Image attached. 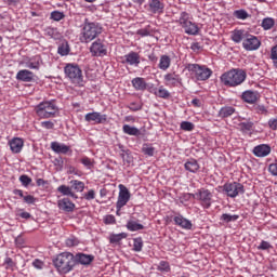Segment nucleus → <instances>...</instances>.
I'll list each match as a JSON object with an SVG mask.
<instances>
[{
  "label": "nucleus",
  "mask_w": 277,
  "mask_h": 277,
  "mask_svg": "<svg viewBox=\"0 0 277 277\" xmlns=\"http://www.w3.org/2000/svg\"><path fill=\"white\" fill-rule=\"evenodd\" d=\"M101 34H103V27L101 24L96 22H90L88 18H85L80 34V42H92V40L98 38Z\"/></svg>",
  "instance_id": "nucleus-1"
},
{
  "label": "nucleus",
  "mask_w": 277,
  "mask_h": 277,
  "mask_svg": "<svg viewBox=\"0 0 277 277\" xmlns=\"http://www.w3.org/2000/svg\"><path fill=\"white\" fill-rule=\"evenodd\" d=\"M247 77L248 74H246V70L236 68L224 72L221 76V82L227 88H237V85H241L246 81Z\"/></svg>",
  "instance_id": "nucleus-2"
},
{
  "label": "nucleus",
  "mask_w": 277,
  "mask_h": 277,
  "mask_svg": "<svg viewBox=\"0 0 277 277\" xmlns=\"http://www.w3.org/2000/svg\"><path fill=\"white\" fill-rule=\"evenodd\" d=\"M53 264L60 274H68L75 267V254L63 252L53 260Z\"/></svg>",
  "instance_id": "nucleus-3"
},
{
  "label": "nucleus",
  "mask_w": 277,
  "mask_h": 277,
  "mask_svg": "<svg viewBox=\"0 0 277 277\" xmlns=\"http://www.w3.org/2000/svg\"><path fill=\"white\" fill-rule=\"evenodd\" d=\"M66 79L77 88H83V71L77 64H67L64 67Z\"/></svg>",
  "instance_id": "nucleus-4"
},
{
  "label": "nucleus",
  "mask_w": 277,
  "mask_h": 277,
  "mask_svg": "<svg viewBox=\"0 0 277 277\" xmlns=\"http://www.w3.org/2000/svg\"><path fill=\"white\" fill-rule=\"evenodd\" d=\"M35 110L39 118H55L60 108L57 107V104H55V101L52 100L41 102L36 106Z\"/></svg>",
  "instance_id": "nucleus-5"
},
{
  "label": "nucleus",
  "mask_w": 277,
  "mask_h": 277,
  "mask_svg": "<svg viewBox=\"0 0 277 277\" xmlns=\"http://www.w3.org/2000/svg\"><path fill=\"white\" fill-rule=\"evenodd\" d=\"M187 69L194 72L198 81H207L213 75V71L205 66L198 64H188Z\"/></svg>",
  "instance_id": "nucleus-6"
},
{
  "label": "nucleus",
  "mask_w": 277,
  "mask_h": 277,
  "mask_svg": "<svg viewBox=\"0 0 277 277\" xmlns=\"http://www.w3.org/2000/svg\"><path fill=\"white\" fill-rule=\"evenodd\" d=\"M223 192L226 193L229 198H237L239 194H246L243 184L237 182L224 184Z\"/></svg>",
  "instance_id": "nucleus-7"
},
{
  "label": "nucleus",
  "mask_w": 277,
  "mask_h": 277,
  "mask_svg": "<svg viewBox=\"0 0 277 277\" xmlns=\"http://www.w3.org/2000/svg\"><path fill=\"white\" fill-rule=\"evenodd\" d=\"M193 198L200 200L202 207H205V209H209V207H211L213 194H211L209 189L201 188L195 195H193Z\"/></svg>",
  "instance_id": "nucleus-8"
},
{
  "label": "nucleus",
  "mask_w": 277,
  "mask_h": 277,
  "mask_svg": "<svg viewBox=\"0 0 277 277\" xmlns=\"http://www.w3.org/2000/svg\"><path fill=\"white\" fill-rule=\"evenodd\" d=\"M90 51L94 57H105L107 55V45L103 43V40L97 39L92 43Z\"/></svg>",
  "instance_id": "nucleus-9"
},
{
  "label": "nucleus",
  "mask_w": 277,
  "mask_h": 277,
  "mask_svg": "<svg viewBox=\"0 0 277 277\" xmlns=\"http://www.w3.org/2000/svg\"><path fill=\"white\" fill-rule=\"evenodd\" d=\"M242 47L246 51H256L261 47V40L254 35H246Z\"/></svg>",
  "instance_id": "nucleus-10"
},
{
  "label": "nucleus",
  "mask_w": 277,
  "mask_h": 277,
  "mask_svg": "<svg viewBox=\"0 0 277 277\" xmlns=\"http://www.w3.org/2000/svg\"><path fill=\"white\" fill-rule=\"evenodd\" d=\"M119 196H118V200H117V209L118 211H120V209H122V207L127 206V202H129V200H131V193H129V188H127L124 185H119Z\"/></svg>",
  "instance_id": "nucleus-11"
},
{
  "label": "nucleus",
  "mask_w": 277,
  "mask_h": 277,
  "mask_svg": "<svg viewBox=\"0 0 277 277\" xmlns=\"http://www.w3.org/2000/svg\"><path fill=\"white\" fill-rule=\"evenodd\" d=\"M85 122H94L95 124H105L107 122V115H103L98 111L88 113L84 116Z\"/></svg>",
  "instance_id": "nucleus-12"
},
{
  "label": "nucleus",
  "mask_w": 277,
  "mask_h": 277,
  "mask_svg": "<svg viewBox=\"0 0 277 277\" xmlns=\"http://www.w3.org/2000/svg\"><path fill=\"white\" fill-rule=\"evenodd\" d=\"M57 207L60 211H64L65 213H72L75 211V203L68 198L58 200Z\"/></svg>",
  "instance_id": "nucleus-13"
},
{
  "label": "nucleus",
  "mask_w": 277,
  "mask_h": 277,
  "mask_svg": "<svg viewBox=\"0 0 277 277\" xmlns=\"http://www.w3.org/2000/svg\"><path fill=\"white\" fill-rule=\"evenodd\" d=\"M173 222L176 226H180V228H184L186 230H192V221L185 219L183 215L177 214L173 217Z\"/></svg>",
  "instance_id": "nucleus-14"
},
{
  "label": "nucleus",
  "mask_w": 277,
  "mask_h": 277,
  "mask_svg": "<svg viewBox=\"0 0 277 277\" xmlns=\"http://www.w3.org/2000/svg\"><path fill=\"white\" fill-rule=\"evenodd\" d=\"M75 259V265L77 263H80V265H90L92 261H94V255L85 254V253H77L74 255Z\"/></svg>",
  "instance_id": "nucleus-15"
},
{
  "label": "nucleus",
  "mask_w": 277,
  "mask_h": 277,
  "mask_svg": "<svg viewBox=\"0 0 277 277\" xmlns=\"http://www.w3.org/2000/svg\"><path fill=\"white\" fill-rule=\"evenodd\" d=\"M269 153H272L269 145L262 144L253 148V155H255V157H267Z\"/></svg>",
  "instance_id": "nucleus-16"
},
{
  "label": "nucleus",
  "mask_w": 277,
  "mask_h": 277,
  "mask_svg": "<svg viewBox=\"0 0 277 277\" xmlns=\"http://www.w3.org/2000/svg\"><path fill=\"white\" fill-rule=\"evenodd\" d=\"M51 149L57 155H67L68 151L70 150V146H67L66 144H62L57 142H52Z\"/></svg>",
  "instance_id": "nucleus-17"
},
{
  "label": "nucleus",
  "mask_w": 277,
  "mask_h": 277,
  "mask_svg": "<svg viewBox=\"0 0 277 277\" xmlns=\"http://www.w3.org/2000/svg\"><path fill=\"white\" fill-rule=\"evenodd\" d=\"M17 81H25L29 83V81H34V72L27 69H22L16 75Z\"/></svg>",
  "instance_id": "nucleus-18"
},
{
  "label": "nucleus",
  "mask_w": 277,
  "mask_h": 277,
  "mask_svg": "<svg viewBox=\"0 0 277 277\" xmlns=\"http://www.w3.org/2000/svg\"><path fill=\"white\" fill-rule=\"evenodd\" d=\"M126 64L130 66H140V54L137 52H130L124 55Z\"/></svg>",
  "instance_id": "nucleus-19"
},
{
  "label": "nucleus",
  "mask_w": 277,
  "mask_h": 277,
  "mask_svg": "<svg viewBox=\"0 0 277 277\" xmlns=\"http://www.w3.org/2000/svg\"><path fill=\"white\" fill-rule=\"evenodd\" d=\"M182 29H184L187 36H198L200 31V28L194 22H189L186 26H183Z\"/></svg>",
  "instance_id": "nucleus-20"
},
{
  "label": "nucleus",
  "mask_w": 277,
  "mask_h": 277,
  "mask_svg": "<svg viewBox=\"0 0 277 277\" xmlns=\"http://www.w3.org/2000/svg\"><path fill=\"white\" fill-rule=\"evenodd\" d=\"M24 144L25 143L22 141V138L15 137L10 141V149L12 153L18 154L21 150H23Z\"/></svg>",
  "instance_id": "nucleus-21"
},
{
  "label": "nucleus",
  "mask_w": 277,
  "mask_h": 277,
  "mask_svg": "<svg viewBox=\"0 0 277 277\" xmlns=\"http://www.w3.org/2000/svg\"><path fill=\"white\" fill-rule=\"evenodd\" d=\"M184 168L185 170H187V172H192L193 174H196V172L200 170V164H198V160L189 159L185 162Z\"/></svg>",
  "instance_id": "nucleus-22"
},
{
  "label": "nucleus",
  "mask_w": 277,
  "mask_h": 277,
  "mask_svg": "<svg viewBox=\"0 0 277 277\" xmlns=\"http://www.w3.org/2000/svg\"><path fill=\"white\" fill-rule=\"evenodd\" d=\"M164 81H167L168 85L176 87L179 85V83H181L182 79H181V76L173 72V74H167L164 76Z\"/></svg>",
  "instance_id": "nucleus-23"
},
{
  "label": "nucleus",
  "mask_w": 277,
  "mask_h": 277,
  "mask_svg": "<svg viewBox=\"0 0 277 277\" xmlns=\"http://www.w3.org/2000/svg\"><path fill=\"white\" fill-rule=\"evenodd\" d=\"M132 85L134 90L141 91V92H144V90H146V88L148 87V84L146 83V80L140 77L132 79Z\"/></svg>",
  "instance_id": "nucleus-24"
},
{
  "label": "nucleus",
  "mask_w": 277,
  "mask_h": 277,
  "mask_svg": "<svg viewBox=\"0 0 277 277\" xmlns=\"http://www.w3.org/2000/svg\"><path fill=\"white\" fill-rule=\"evenodd\" d=\"M241 97H242V101H245V103H249L250 105L256 103L259 98L256 95V92L254 91H245Z\"/></svg>",
  "instance_id": "nucleus-25"
},
{
  "label": "nucleus",
  "mask_w": 277,
  "mask_h": 277,
  "mask_svg": "<svg viewBox=\"0 0 277 277\" xmlns=\"http://www.w3.org/2000/svg\"><path fill=\"white\" fill-rule=\"evenodd\" d=\"M163 3L159 0H151L149 2V10L153 14H161V12H163Z\"/></svg>",
  "instance_id": "nucleus-26"
},
{
  "label": "nucleus",
  "mask_w": 277,
  "mask_h": 277,
  "mask_svg": "<svg viewBox=\"0 0 277 277\" xmlns=\"http://www.w3.org/2000/svg\"><path fill=\"white\" fill-rule=\"evenodd\" d=\"M57 192L63 196H69L70 198H75L77 200V195L72 192V188L67 185H61L57 187Z\"/></svg>",
  "instance_id": "nucleus-27"
},
{
  "label": "nucleus",
  "mask_w": 277,
  "mask_h": 277,
  "mask_svg": "<svg viewBox=\"0 0 277 277\" xmlns=\"http://www.w3.org/2000/svg\"><path fill=\"white\" fill-rule=\"evenodd\" d=\"M236 109L233 106H224L219 111V118H230Z\"/></svg>",
  "instance_id": "nucleus-28"
},
{
  "label": "nucleus",
  "mask_w": 277,
  "mask_h": 277,
  "mask_svg": "<svg viewBox=\"0 0 277 277\" xmlns=\"http://www.w3.org/2000/svg\"><path fill=\"white\" fill-rule=\"evenodd\" d=\"M170 64H172V60L170 58V56L162 55L160 57L158 68H160V70H168V68H170Z\"/></svg>",
  "instance_id": "nucleus-29"
},
{
  "label": "nucleus",
  "mask_w": 277,
  "mask_h": 277,
  "mask_svg": "<svg viewBox=\"0 0 277 277\" xmlns=\"http://www.w3.org/2000/svg\"><path fill=\"white\" fill-rule=\"evenodd\" d=\"M176 23L180 25V27H185L187 24L192 23V21L189 19V13L183 11L180 13V17L176 21Z\"/></svg>",
  "instance_id": "nucleus-30"
},
{
  "label": "nucleus",
  "mask_w": 277,
  "mask_h": 277,
  "mask_svg": "<svg viewBox=\"0 0 277 277\" xmlns=\"http://www.w3.org/2000/svg\"><path fill=\"white\" fill-rule=\"evenodd\" d=\"M126 226H127L128 230H130L131 233H135L137 230H144V225H142L133 220L128 221Z\"/></svg>",
  "instance_id": "nucleus-31"
},
{
  "label": "nucleus",
  "mask_w": 277,
  "mask_h": 277,
  "mask_svg": "<svg viewBox=\"0 0 277 277\" xmlns=\"http://www.w3.org/2000/svg\"><path fill=\"white\" fill-rule=\"evenodd\" d=\"M123 133H126L127 135H134L137 136L140 135V129L129 126V124H124L122 128Z\"/></svg>",
  "instance_id": "nucleus-32"
},
{
  "label": "nucleus",
  "mask_w": 277,
  "mask_h": 277,
  "mask_svg": "<svg viewBox=\"0 0 277 277\" xmlns=\"http://www.w3.org/2000/svg\"><path fill=\"white\" fill-rule=\"evenodd\" d=\"M44 36H48L49 38H54V40H57V38H60V31H57V28L47 27L44 29Z\"/></svg>",
  "instance_id": "nucleus-33"
},
{
  "label": "nucleus",
  "mask_w": 277,
  "mask_h": 277,
  "mask_svg": "<svg viewBox=\"0 0 277 277\" xmlns=\"http://www.w3.org/2000/svg\"><path fill=\"white\" fill-rule=\"evenodd\" d=\"M220 220L228 224V222H237V220H239V215L224 213L221 215Z\"/></svg>",
  "instance_id": "nucleus-34"
},
{
  "label": "nucleus",
  "mask_w": 277,
  "mask_h": 277,
  "mask_svg": "<svg viewBox=\"0 0 277 277\" xmlns=\"http://www.w3.org/2000/svg\"><path fill=\"white\" fill-rule=\"evenodd\" d=\"M274 25H276V22L272 17H265L262 21V27L265 31H268V29H272V27H274Z\"/></svg>",
  "instance_id": "nucleus-35"
},
{
  "label": "nucleus",
  "mask_w": 277,
  "mask_h": 277,
  "mask_svg": "<svg viewBox=\"0 0 277 277\" xmlns=\"http://www.w3.org/2000/svg\"><path fill=\"white\" fill-rule=\"evenodd\" d=\"M70 185L76 192H83L85 189V184L79 180H72Z\"/></svg>",
  "instance_id": "nucleus-36"
},
{
  "label": "nucleus",
  "mask_w": 277,
  "mask_h": 277,
  "mask_svg": "<svg viewBox=\"0 0 277 277\" xmlns=\"http://www.w3.org/2000/svg\"><path fill=\"white\" fill-rule=\"evenodd\" d=\"M142 248H144V240L142 237L133 239V250L134 252H142Z\"/></svg>",
  "instance_id": "nucleus-37"
},
{
  "label": "nucleus",
  "mask_w": 277,
  "mask_h": 277,
  "mask_svg": "<svg viewBox=\"0 0 277 277\" xmlns=\"http://www.w3.org/2000/svg\"><path fill=\"white\" fill-rule=\"evenodd\" d=\"M127 233L113 234L110 236V243H119L122 239H127Z\"/></svg>",
  "instance_id": "nucleus-38"
},
{
  "label": "nucleus",
  "mask_w": 277,
  "mask_h": 277,
  "mask_svg": "<svg viewBox=\"0 0 277 277\" xmlns=\"http://www.w3.org/2000/svg\"><path fill=\"white\" fill-rule=\"evenodd\" d=\"M243 38L246 39V36H243L242 30H235L234 34L232 35V40L237 44H239V42H241Z\"/></svg>",
  "instance_id": "nucleus-39"
},
{
  "label": "nucleus",
  "mask_w": 277,
  "mask_h": 277,
  "mask_svg": "<svg viewBox=\"0 0 277 277\" xmlns=\"http://www.w3.org/2000/svg\"><path fill=\"white\" fill-rule=\"evenodd\" d=\"M238 127L240 131H242V133H248V131H250L254 127V123L252 121H246L240 122Z\"/></svg>",
  "instance_id": "nucleus-40"
},
{
  "label": "nucleus",
  "mask_w": 277,
  "mask_h": 277,
  "mask_svg": "<svg viewBox=\"0 0 277 277\" xmlns=\"http://www.w3.org/2000/svg\"><path fill=\"white\" fill-rule=\"evenodd\" d=\"M80 163L84 166V168H88V170H92L94 168V160L90 159L88 156H84L80 159Z\"/></svg>",
  "instance_id": "nucleus-41"
},
{
  "label": "nucleus",
  "mask_w": 277,
  "mask_h": 277,
  "mask_svg": "<svg viewBox=\"0 0 277 277\" xmlns=\"http://www.w3.org/2000/svg\"><path fill=\"white\" fill-rule=\"evenodd\" d=\"M155 94L158 96V98H169L170 97V91L163 87H160L158 89V91L155 92Z\"/></svg>",
  "instance_id": "nucleus-42"
},
{
  "label": "nucleus",
  "mask_w": 277,
  "mask_h": 277,
  "mask_svg": "<svg viewBox=\"0 0 277 277\" xmlns=\"http://www.w3.org/2000/svg\"><path fill=\"white\" fill-rule=\"evenodd\" d=\"M57 53L58 55H62V56L68 55L70 53V47H68V43H62L58 47Z\"/></svg>",
  "instance_id": "nucleus-43"
},
{
  "label": "nucleus",
  "mask_w": 277,
  "mask_h": 277,
  "mask_svg": "<svg viewBox=\"0 0 277 277\" xmlns=\"http://www.w3.org/2000/svg\"><path fill=\"white\" fill-rule=\"evenodd\" d=\"M234 16H236V18L239 21H246V18L250 17V14H248L246 10H237L234 12Z\"/></svg>",
  "instance_id": "nucleus-44"
},
{
  "label": "nucleus",
  "mask_w": 277,
  "mask_h": 277,
  "mask_svg": "<svg viewBox=\"0 0 277 277\" xmlns=\"http://www.w3.org/2000/svg\"><path fill=\"white\" fill-rule=\"evenodd\" d=\"M142 153H144V155H147L148 157H153L155 155V147L145 144L143 145Z\"/></svg>",
  "instance_id": "nucleus-45"
},
{
  "label": "nucleus",
  "mask_w": 277,
  "mask_h": 277,
  "mask_svg": "<svg viewBox=\"0 0 277 277\" xmlns=\"http://www.w3.org/2000/svg\"><path fill=\"white\" fill-rule=\"evenodd\" d=\"M158 272H170V263L166 261H160L157 266Z\"/></svg>",
  "instance_id": "nucleus-46"
},
{
  "label": "nucleus",
  "mask_w": 277,
  "mask_h": 277,
  "mask_svg": "<svg viewBox=\"0 0 277 277\" xmlns=\"http://www.w3.org/2000/svg\"><path fill=\"white\" fill-rule=\"evenodd\" d=\"M65 243L68 248H72L75 246H79V239L71 236L66 239Z\"/></svg>",
  "instance_id": "nucleus-47"
},
{
  "label": "nucleus",
  "mask_w": 277,
  "mask_h": 277,
  "mask_svg": "<svg viewBox=\"0 0 277 277\" xmlns=\"http://www.w3.org/2000/svg\"><path fill=\"white\" fill-rule=\"evenodd\" d=\"M64 16H65L64 13L60 12V11H53L51 13L52 21L60 22V21H62V18H64Z\"/></svg>",
  "instance_id": "nucleus-48"
},
{
  "label": "nucleus",
  "mask_w": 277,
  "mask_h": 277,
  "mask_svg": "<svg viewBox=\"0 0 277 277\" xmlns=\"http://www.w3.org/2000/svg\"><path fill=\"white\" fill-rule=\"evenodd\" d=\"M182 131H194V123L189 121H183L181 123Z\"/></svg>",
  "instance_id": "nucleus-49"
},
{
  "label": "nucleus",
  "mask_w": 277,
  "mask_h": 277,
  "mask_svg": "<svg viewBox=\"0 0 277 277\" xmlns=\"http://www.w3.org/2000/svg\"><path fill=\"white\" fill-rule=\"evenodd\" d=\"M19 182L22 183V185H24V187H27L31 183V177H29L28 175H21Z\"/></svg>",
  "instance_id": "nucleus-50"
},
{
  "label": "nucleus",
  "mask_w": 277,
  "mask_h": 277,
  "mask_svg": "<svg viewBox=\"0 0 277 277\" xmlns=\"http://www.w3.org/2000/svg\"><path fill=\"white\" fill-rule=\"evenodd\" d=\"M4 265H6V269H14L16 267V263H14L12 258H5Z\"/></svg>",
  "instance_id": "nucleus-51"
},
{
  "label": "nucleus",
  "mask_w": 277,
  "mask_h": 277,
  "mask_svg": "<svg viewBox=\"0 0 277 277\" xmlns=\"http://www.w3.org/2000/svg\"><path fill=\"white\" fill-rule=\"evenodd\" d=\"M268 127L272 131H277V118H271L268 120Z\"/></svg>",
  "instance_id": "nucleus-52"
},
{
  "label": "nucleus",
  "mask_w": 277,
  "mask_h": 277,
  "mask_svg": "<svg viewBox=\"0 0 277 277\" xmlns=\"http://www.w3.org/2000/svg\"><path fill=\"white\" fill-rule=\"evenodd\" d=\"M269 248H272V245L265 240H262V242L258 247V250H269Z\"/></svg>",
  "instance_id": "nucleus-53"
},
{
  "label": "nucleus",
  "mask_w": 277,
  "mask_h": 277,
  "mask_svg": "<svg viewBox=\"0 0 277 277\" xmlns=\"http://www.w3.org/2000/svg\"><path fill=\"white\" fill-rule=\"evenodd\" d=\"M128 107L131 111H140V109H142V105L135 102H132Z\"/></svg>",
  "instance_id": "nucleus-54"
},
{
  "label": "nucleus",
  "mask_w": 277,
  "mask_h": 277,
  "mask_svg": "<svg viewBox=\"0 0 277 277\" xmlns=\"http://www.w3.org/2000/svg\"><path fill=\"white\" fill-rule=\"evenodd\" d=\"M85 200H94L96 198V193L94 189H90L88 194L84 195Z\"/></svg>",
  "instance_id": "nucleus-55"
},
{
  "label": "nucleus",
  "mask_w": 277,
  "mask_h": 277,
  "mask_svg": "<svg viewBox=\"0 0 277 277\" xmlns=\"http://www.w3.org/2000/svg\"><path fill=\"white\" fill-rule=\"evenodd\" d=\"M23 200L26 205H34L36 202V198L31 195L24 196Z\"/></svg>",
  "instance_id": "nucleus-56"
},
{
  "label": "nucleus",
  "mask_w": 277,
  "mask_h": 277,
  "mask_svg": "<svg viewBox=\"0 0 277 277\" xmlns=\"http://www.w3.org/2000/svg\"><path fill=\"white\" fill-rule=\"evenodd\" d=\"M105 224H116V216L109 214L104 217Z\"/></svg>",
  "instance_id": "nucleus-57"
},
{
  "label": "nucleus",
  "mask_w": 277,
  "mask_h": 277,
  "mask_svg": "<svg viewBox=\"0 0 277 277\" xmlns=\"http://www.w3.org/2000/svg\"><path fill=\"white\" fill-rule=\"evenodd\" d=\"M137 36H142V38H145L146 36H150V30L148 28L138 29L136 31Z\"/></svg>",
  "instance_id": "nucleus-58"
},
{
  "label": "nucleus",
  "mask_w": 277,
  "mask_h": 277,
  "mask_svg": "<svg viewBox=\"0 0 277 277\" xmlns=\"http://www.w3.org/2000/svg\"><path fill=\"white\" fill-rule=\"evenodd\" d=\"M54 166H56V168L62 170L64 168V159H62V157L55 158Z\"/></svg>",
  "instance_id": "nucleus-59"
},
{
  "label": "nucleus",
  "mask_w": 277,
  "mask_h": 277,
  "mask_svg": "<svg viewBox=\"0 0 277 277\" xmlns=\"http://www.w3.org/2000/svg\"><path fill=\"white\" fill-rule=\"evenodd\" d=\"M268 172H271L273 176H277V162L269 164Z\"/></svg>",
  "instance_id": "nucleus-60"
},
{
  "label": "nucleus",
  "mask_w": 277,
  "mask_h": 277,
  "mask_svg": "<svg viewBox=\"0 0 277 277\" xmlns=\"http://www.w3.org/2000/svg\"><path fill=\"white\" fill-rule=\"evenodd\" d=\"M32 266L36 268V269H42L44 267V262L40 261V260H35L32 262Z\"/></svg>",
  "instance_id": "nucleus-61"
},
{
  "label": "nucleus",
  "mask_w": 277,
  "mask_h": 277,
  "mask_svg": "<svg viewBox=\"0 0 277 277\" xmlns=\"http://www.w3.org/2000/svg\"><path fill=\"white\" fill-rule=\"evenodd\" d=\"M41 127L43 129H53L55 127V123H53L52 121H42Z\"/></svg>",
  "instance_id": "nucleus-62"
},
{
  "label": "nucleus",
  "mask_w": 277,
  "mask_h": 277,
  "mask_svg": "<svg viewBox=\"0 0 277 277\" xmlns=\"http://www.w3.org/2000/svg\"><path fill=\"white\" fill-rule=\"evenodd\" d=\"M271 60H277V44L271 50Z\"/></svg>",
  "instance_id": "nucleus-63"
},
{
  "label": "nucleus",
  "mask_w": 277,
  "mask_h": 277,
  "mask_svg": "<svg viewBox=\"0 0 277 277\" xmlns=\"http://www.w3.org/2000/svg\"><path fill=\"white\" fill-rule=\"evenodd\" d=\"M255 109H256L258 114H267V108H265V106H263V105H258L255 107Z\"/></svg>",
  "instance_id": "nucleus-64"
}]
</instances>
